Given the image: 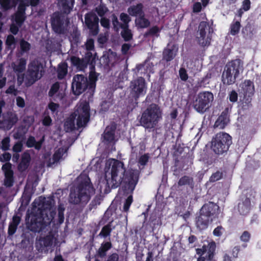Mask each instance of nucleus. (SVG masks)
<instances>
[{"label": "nucleus", "instance_id": "obj_1", "mask_svg": "<svg viewBox=\"0 0 261 261\" xmlns=\"http://www.w3.org/2000/svg\"><path fill=\"white\" fill-rule=\"evenodd\" d=\"M55 203L53 197H40L38 204L40 206L33 208L30 216H27L28 229L34 232H40L50 224L56 215Z\"/></svg>", "mask_w": 261, "mask_h": 261}, {"label": "nucleus", "instance_id": "obj_2", "mask_svg": "<svg viewBox=\"0 0 261 261\" xmlns=\"http://www.w3.org/2000/svg\"><path fill=\"white\" fill-rule=\"evenodd\" d=\"M113 161L109 169L110 171H105V179L100 181L99 183L100 190L102 188V185H104L106 193L109 192L111 189H116L121 185L122 176L126 170L123 162L116 159Z\"/></svg>", "mask_w": 261, "mask_h": 261}, {"label": "nucleus", "instance_id": "obj_3", "mask_svg": "<svg viewBox=\"0 0 261 261\" xmlns=\"http://www.w3.org/2000/svg\"><path fill=\"white\" fill-rule=\"evenodd\" d=\"M77 189V193L71 192L70 193L69 202L71 203L87 204L91 196L95 193V189L88 176L79 184Z\"/></svg>", "mask_w": 261, "mask_h": 261}, {"label": "nucleus", "instance_id": "obj_4", "mask_svg": "<svg viewBox=\"0 0 261 261\" xmlns=\"http://www.w3.org/2000/svg\"><path fill=\"white\" fill-rule=\"evenodd\" d=\"M129 89V98H131L132 101L128 106L127 109L132 111L138 106L139 99L146 94L147 84L144 78L138 77L130 82Z\"/></svg>", "mask_w": 261, "mask_h": 261}, {"label": "nucleus", "instance_id": "obj_5", "mask_svg": "<svg viewBox=\"0 0 261 261\" xmlns=\"http://www.w3.org/2000/svg\"><path fill=\"white\" fill-rule=\"evenodd\" d=\"M232 144V137L229 134L219 132L212 138L210 147L215 154L220 155L227 153Z\"/></svg>", "mask_w": 261, "mask_h": 261}, {"label": "nucleus", "instance_id": "obj_6", "mask_svg": "<svg viewBox=\"0 0 261 261\" xmlns=\"http://www.w3.org/2000/svg\"><path fill=\"white\" fill-rule=\"evenodd\" d=\"M45 65L39 60L30 62L25 72V86L30 87L41 79L45 73Z\"/></svg>", "mask_w": 261, "mask_h": 261}, {"label": "nucleus", "instance_id": "obj_7", "mask_svg": "<svg viewBox=\"0 0 261 261\" xmlns=\"http://www.w3.org/2000/svg\"><path fill=\"white\" fill-rule=\"evenodd\" d=\"M242 67L241 61L240 59L234 60L228 63L222 76L223 84L228 85L234 84Z\"/></svg>", "mask_w": 261, "mask_h": 261}, {"label": "nucleus", "instance_id": "obj_8", "mask_svg": "<svg viewBox=\"0 0 261 261\" xmlns=\"http://www.w3.org/2000/svg\"><path fill=\"white\" fill-rule=\"evenodd\" d=\"M122 181V188L125 193L132 194L138 183L140 172L137 169H126Z\"/></svg>", "mask_w": 261, "mask_h": 261}, {"label": "nucleus", "instance_id": "obj_9", "mask_svg": "<svg viewBox=\"0 0 261 261\" xmlns=\"http://www.w3.org/2000/svg\"><path fill=\"white\" fill-rule=\"evenodd\" d=\"M214 98V95L211 92H200L194 102V108L197 112L203 113L211 107Z\"/></svg>", "mask_w": 261, "mask_h": 261}, {"label": "nucleus", "instance_id": "obj_10", "mask_svg": "<svg viewBox=\"0 0 261 261\" xmlns=\"http://www.w3.org/2000/svg\"><path fill=\"white\" fill-rule=\"evenodd\" d=\"M50 24L53 31L59 35L64 34L67 30L65 16L59 11L54 12L50 16Z\"/></svg>", "mask_w": 261, "mask_h": 261}, {"label": "nucleus", "instance_id": "obj_11", "mask_svg": "<svg viewBox=\"0 0 261 261\" xmlns=\"http://www.w3.org/2000/svg\"><path fill=\"white\" fill-rule=\"evenodd\" d=\"M199 36L197 37V41L202 46H209L212 40L213 29L207 21H201L198 26Z\"/></svg>", "mask_w": 261, "mask_h": 261}, {"label": "nucleus", "instance_id": "obj_12", "mask_svg": "<svg viewBox=\"0 0 261 261\" xmlns=\"http://www.w3.org/2000/svg\"><path fill=\"white\" fill-rule=\"evenodd\" d=\"M72 89L74 94L79 95L87 90V93L90 94L88 78L82 74H76L73 79ZM89 97H91L90 95Z\"/></svg>", "mask_w": 261, "mask_h": 261}, {"label": "nucleus", "instance_id": "obj_13", "mask_svg": "<svg viewBox=\"0 0 261 261\" xmlns=\"http://www.w3.org/2000/svg\"><path fill=\"white\" fill-rule=\"evenodd\" d=\"M120 20L123 22L122 25V31L120 33L121 37L125 42H128L133 38V34L132 30L129 28V23L131 21L129 16L124 12L120 13L119 16Z\"/></svg>", "mask_w": 261, "mask_h": 261}, {"label": "nucleus", "instance_id": "obj_14", "mask_svg": "<svg viewBox=\"0 0 261 261\" xmlns=\"http://www.w3.org/2000/svg\"><path fill=\"white\" fill-rule=\"evenodd\" d=\"M85 22L92 35L96 36L98 34L99 18L95 13L89 12L86 14Z\"/></svg>", "mask_w": 261, "mask_h": 261}, {"label": "nucleus", "instance_id": "obj_15", "mask_svg": "<svg viewBox=\"0 0 261 261\" xmlns=\"http://www.w3.org/2000/svg\"><path fill=\"white\" fill-rule=\"evenodd\" d=\"M219 206L218 205L214 203L213 202H208L204 204L201 208L200 212L205 216L209 218L211 221L213 218L217 217L219 214Z\"/></svg>", "mask_w": 261, "mask_h": 261}, {"label": "nucleus", "instance_id": "obj_16", "mask_svg": "<svg viewBox=\"0 0 261 261\" xmlns=\"http://www.w3.org/2000/svg\"><path fill=\"white\" fill-rule=\"evenodd\" d=\"M117 127V124L114 121L111 122L110 125L106 126L102 135L103 142L110 144L115 141Z\"/></svg>", "mask_w": 261, "mask_h": 261}, {"label": "nucleus", "instance_id": "obj_17", "mask_svg": "<svg viewBox=\"0 0 261 261\" xmlns=\"http://www.w3.org/2000/svg\"><path fill=\"white\" fill-rule=\"evenodd\" d=\"M161 118L162 115H141L140 122L146 128H153L156 126Z\"/></svg>", "mask_w": 261, "mask_h": 261}, {"label": "nucleus", "instance_id": "obj_18", "mask_svg": "<svg viewBox=\"0 0 261 261\" xmlns=\"http://www.w3.org/2000/svg\"><path fill=\"white\" fill-rule=\"evenodd\" d=\"M216 250V244L214 242L209 243L208 245H203L201 248H197L196 249V253L199 256H202L207 252V260L213 261Z\"/></svg>", "mask_w": 261, "mask_h": 261}, {"label": "nucleus", "instance_id": "obj_19", "mask_svg": "<svg viewBox=\"0 0 261 261\" xmlns=\"http://www.w3.org/2000/svg\"><path fill=\"white\" fill-rule=\"evenodd\" d=\"M251 209V200L247 196H243L238 204V210L242 215H247Z\"/></svg>", "mask_w": 261, "mask_h": 261}, {"label": "nucleus", "instance_id": "obj_20", "mask_svg": "<svg viewBox=\"0 0 261 261\" xmlns=\"http://www.w3.org/2000/svg\"><path fill=\"white\" fill-rule=\"evenodd\" d=\"M98 75L99 74L95 72V67L92 66V67L90 68V72L88 79L90 96H92L94 93L96 87V83L98 80Z\"/></svg>", "mask_w": 261, "mask_h": 261}, {"label": "nucleus", "instance_id": "obj_21", "mask_svg": "<svg viewBox=\"0 0 261 261\" xmlns=\"http://www.w3.org/2000/svg\"><path fill=\"white\" fill-rule=\"evenodd\" d=\"M31 161L30 154L24 151L21 155V160L18 165V169L20 172L25 171L29 167Z\"/></svg>", "mask_w": 261, "mask_h": 261}, {"label": "nucleus", "instance_id": "obj_22", "mask_svg": "<svg viewBox=\"0 0 261 261\" xmlns=\"http://www.w3.org/2000/svg\"><path fill=\"white\" fill-rule=\"evenodd\" d=\"M211 219L200 212L199 216L196 217L195 224L197 228L200 230L206 229Z\"/></svg>", "mask_w": 261, "mask_h": 261}, {"label": "nucleus", "instance_id": "obj_23", "mask_svg": "<svg viewBox=\"0 0 261 261\" xmlns=\"http://www.w3.org/2000/svg\"><path fill=\"white\" fill-rule=\"evenodd\" d=\"M90 110L89 102L85 100L77 105L75 112L70 114H90Z\"/></svg>", "mask_w": 261, "mask_h": 261}, {"label": "nucleus", "instance_id": "obj_24", "mask_svg": "<svg viewBox=\"0 0 261 261\" xmlns=\"http://www.w3.org/2000/svg\"><path fill=\"white\" fill-rule=\"evenodd\" d=\"M44 141V137H42L39 141H36L34 136H30L28 138L25 145L29 148L34 147L35 149L39 150L41 148Z\"/></svg>", "mask_w": 261, "mask_h": 261}, {"label": "nucleus", "instance_id": "obj_25", "mask_svg": "<svg viewBox=\"0 0 261 261\" xmlns=\"http://www.w3.org/2000/svg\"><path fill=\"white\" fill-rule=\"evenodd\" d=\"M20 221L21 218L19 216L16 215L13 216L8 226V234L9 236H13L16 232Z\"/></svg>", "mask_w": 261, "mask_h": 261}, {"label": "nucleus", "instance_id": "obj_26", "mask_svg": "<svg viewBox=\"0 0 261 261\" xmlns=\"http://www.w3.org/2000/svg\"><path fill=\"white\" fill-rule=\"evenodd\" d=\"M128 15L132 16H140L144 13L143 11V5L142 3H139L136 5L130 6L127 9Z\"/></svg>", "mask_w": 261, "mask_h": 261}, {"label": "nucleus", "instance_id": "obj_27", "mask_svg": "<svg viewBox=\"0 0 261 261\" xmlns=\"http://www.w3.org/2000/svg\"><path fill=\"white\" fill-rule=\"evenodd\" d=\"M112 247V244L111 242H103L101 244L100 247L96 251V254L98 257L103 258L107 255V252Z\"/></svg>", "mask_w": 261, "mask_h": 261}, {"label": "nucleus", "instance_id": "obj_28", "mask_svg": "<svg viewBox=\"0 0 261 261\" xmlns=\"http://www.w3.org/2000/svg\"><path fill=\"white\" fill-rule=\"evenodd\" d=\"M27 60L24 58H21L18 60L17 64L12 63V67L14 71L17 73H22L26 69Z\"/></svg>", "mask_w": 261, "mask_h": 261}, {"label": "nucleus", "instance_id": "obj_29", "mask_svg": "<svg viewBox=\"0 0 261 261\" xmlns=\"http://www.w3.org/2000/svg\"><path fill=\"white\" fill-rule=\"evenodd\" d=\"M255 33L256 32L254 26L250 22H248L242 30L243 36L246 39H252Z\"/></svg>", "mask_w": 261, "mask_h": 261}, {"label": "nucleus", "instance_id": "obj_30", "mask_svg": "<svg viewBox=\"0 0 261 261\" xmlns=\"http://www.w3.org/2000/svg\"><path fill=\"white\" fill-rule=\"evenodd\" d=\"M70 117L67 118L64 124V128L66 132L70 133L76 129L75 125V119L77 115H69Z\"/></svg>", "mask_w": 261, "mask_h": 261}, {"label": "nucleus", "instance_id": "obj_31", "mask_svg": "<svg viewBox=\"0 0 261 261\" xmlns=\"http://www.w3.org/2000/svg\"><path fill=\"white\" fill-rule=\"evenodd\" d=\"M242 88L244 94L253 95L254 92V86L253 82L249 80H245L242 84Z\"/></svg>", "mask_w": 261, "mask_h": 261}, {"label": "nucleus", "instance_id": "obj_32", "mask_svg": "<svg viewBox=\"0 0 261 261\" xmlns=\"http://www.w3.org/2000/svg\"><path fill=\"white\" fill-rule=\"evenodd\" d=\"M173 45L171 48H166L163 52V59L166 62L172 61L176 56L177 50L174 48Z\"/></svg>", "mask_w": 261, "mask_h": 261}, {"label": "nucleus", "instance_id": "obj_33", "mask_svg": "<svg viewBox=\"0 0 261 261\" xmlns=\"http://www.w3.org/2000/svg\"><path fill=\"white\" fill-rule=\"evenodd\" d=\"M229 121V115H219L214 124V127L223 129L228 124Z\"/></svg>", "mask_w": 261, "mask_h": 261}, {"label": "nucleus", "instance_id": "obj_34", "mask_svg": "<svg viewBox=\"0 0 261 261\" xmlns=\"http://www.w3.org/2000/svg\"><path fill=\"white\" fill-rule=\"evenodd\" d=\"M71 65L76 67L80 70H84L86 68L83 59H80L78 57L72 56L70 58Z\"/></svg>", "mask_w": 261, "mask_h": 261}, {"label": "nucleus", "instance_id": "obj_35", "mask_svg": "<svg viewBox=\"0 0 261 261\" xmlns=\"http://www.w3.org/2000/svg\"><path fill=\"white\" fill-rule=\"evenodd\" d=\"M68 65L66 62L60 63L57 67V77L59 80L63 79L67 74Z\"/></svg>", "mask_w": 261, "mask_h": 261}, {"label": "nucleus", "instance_id": "obj_36", "mask_svg": "<svg viewBox=\"0 0 261 261\" xmlns=\"http://www.w3.org/2000/svg\"><path fill=\"white\" fill-rule=\"evenodd\" d=\"M162 110L160 107L156 103H152L148 105L146 110L142 114H161Z\"/></svg>", "mask_w": 261, "mask_h": 261}, {"label": "nucleus", "instance_id": "obj_37", "mask_svg": "<svg viewBox=\"0 0 261 261\" xmlns=\"http://www.w3.org/2000/svg\"><path fill=\"white\" fill-rule=\"evenodd\" d=\"M135 23L137 27L140 28H146L150 24L149 20L145 17L144 13L136 19Z\"/></svg>", "mask_w": 261, "mask_h": 261}, {"label": "nucleus", "instance_id": "obj_38", "mask_svg": "<svg viewBox=\"0 0 261 261\" xmlns=\"http://www.w3.org/2000/svg\"><path fill=\"white\" fill-rule=\"evenodd\" d=\"M76 119V129L85 127L90 121L91 115H77Z\"/></svg>", "mask_w": 261, "mask_h": 261}, {"label": "nucleus", "instance_id": "obj_39", "mask_svg": "<svg viewBox=\"0 0 261 261\" xmlns=\"http://www.w3.org/2000/svg\"><path fill=\"white\" fill-rule=\"evenodd\" d=\"M177 185L179 187L189 186L191 188L194 187L193 178L187 175L182 176L178 181Z\"/></svg>", "mask_w": 261, "mask_h": 261}, {"label": "nucleus", "instance_id": "obj_40", "mask_svg": "<svg viewBox=\"0 0 261 261\" xmlns=\"http://www.w3.org/2000/svg\"><path fill=\"white\" fill-rule=\"evenodd\" d=\"M212 77V73L208 72L200 80L198 81L196 85L197 88L205 87L207 85L209 84L210 79Z\"/></svg>", "mask_w": 261, "mask_h": 261}, {"label": "nucleus", "instance_id": "obj_41", "mask_svg": "<svg viewBox=\"0 0 261 261\" xmlns=\"http://www.w3.org/2000/svg\"><path fill=\"white\" fill-rule=\"evenodd\" d=\"M83 59L85 62V64L86 68L88 65H89L90 68L92 67V66L95 67V60L94 57H93L92 53L90 51L87 52L85 54V57Z\"/></svg>", "mask_w": 261, "mask_h": 261}, {"label": "nucleus", "instance_id": "obj_42", "mask_svg": "<svg viewBox=\"0 0 261 261\" xmlns=\"http://www.w3.org/2000/svg\"><path fill=\"white\" fill-rule=\"evenodd\" d=\"M27 132V129L24 126L20 125L18 126L16 130L13 134V137L15 139H20L24 138Z\"/></svg>", "mask_w": 261, "mask_h": 261}, {"label": "nucleus", "instance_id": "obj_43", "mask_svg": "<svg viewBox=\"0 0 261 261\" xmlns=\"http://www.w3.org/2000/svg\"><path fill=\"white\" fill-rule=\"evenodd\" d=\"M241 27L240 20L233 21L230 26V34L232 36L237 35L240 32Z\"/></svg>", "mask_w": 261, "mask_h": 261}, {"label": "nucleus", "instance_id": "obj_44", "mask_svg": "<svg viewBox=\"0 0 261 261\" xmlns=\"http://www.w3.org/2000/svg\"><path fill=\"white\" fill-rule=\"evenodd\" d=\"M112 221L109 222L106 225H105L101 229L99 236L103 238H107L110 236L112 232Z\"/></svg>", "mask_w": 261, "mask_h": 261}, {"label": "nucleus", "instance_id": "obj_45", "mask_svg": "<svg viewBox=\"0 0 261 261\" xmlns=\"http://www.w3.org/2000/svg\"><path fill=\"white\" fill-rule=\"evenodd\" d=\"M111 18L114 30L116 32H118L120 29L122 28L121 26L123 24V22L121 23L120 22L117 16L115 14H112L111 16Z\"/></svg>", "mask_w": 261, "mask_h": 261}, {"label": "nucleus", "instance_id": "obj_46", "mask_svg": "<svg viewBox=\"0 0 261 261\" xmlns=\"http://www.w3.org/2000/svg\"><path fill=\"white\" fill-rule=\"evenodd\" d=\"M65 207L64 204L60 203L58 205V223L61 224L64 221V211Z\"/></svg>", "mask_w": 261, "mask_h": 261}, {"label": "nucleus", "instance_id": "obj_47", "mask_svg": "<svg viewBox=\"0 0 261 261\" xmlns=\"http://www.w3.org/2000/svg\"><path fill=\"white\" fill-rule=\"evenodd\" d=\"M244 95V99L242 101V108L243 110H247L250 107H251V97L253 96V95H246L245 96V94Z\"/></svg>", "mask_w": 261, "mask_h": 261}, {"label": "nucleus", "instance_id": "obj_48", "mask_svg": "<svg viewBox=\"0 0 261 261\" xmlns=\"http://www.w3.org/2000/svg\"><path fill=\"white\" fill-rule=\"evenodd\" d=\"M160 32V29L158 26H153L145 33L144 37H147L149 36H155L158 37L159 36Z\"/></svg>", "mask_w": 261, "mask_h": 261}, {"label": "nucleus", "instance_id": "obj_49", "mask_svg": "<svg viewBox=\"0 0 261 261\" xmlns=\"http://www.w3.org/2000/svg\"><path fill=\"white\" fill-rule=\"evenodd\" d=\"M74 0H70L67 3L61 5L62 10L64 13L69 14L73 7Z\"/></svg>", "mask_w": 261, "mask_h": 261}, {"label": "nucleus", "instance_id": "obj_50", "mask_svg": "<svg viewBox=\"0 0 261 261\" xmlns=\"http://www.w3.org/2000/svg\"><path fill=\"white\" fill-rule=\"evenodd\" d=\"M26 19L25 14L16 12L15 14L14 20L16 23L21 27Z\"/></svg>", "mask_w": 261, "mask_h": 261}, {"label": "nucleus", "instance_id": "obj_51", "mask_svg": "<svg viewBox=\"0 0 261 261\" xmlns=\"http://www.w3.org/2000/svg\"><path fill=\"white\" fill-rule=\"evenodd\" d=\"M95 11L99 16L102 17L108 12L109 10L105 5L100 4L96 8Z\"/></svg>", "mask_w": 261, "mask_h": 261}, {"label": "nucleus", "instance_id": "obj_52", "mask_svg": "<svg viewBox=\"0 0 261 261\" xmlns=\"http://www.w3.org/2000/svg\"><path fill=\"white\" fill-rule=\"evenodd\" d=\"M102 200V198L100 195H96L89 204V209L91 210L95 208L98 205L100 204Z\"/></svg>", "mask_w": 261, "mask_h": 261}, {"label": "nucleus", "instance_id": "obj_53", "mask_svg": "<svg viewBox=\"0 0 261 261\" xmlns=\"http://www.w3.org/2000/svg\"><path fill=\"white\" fill-rule=\"evenodd\" d=\"M247 247V244L243 243L242 245H237L234 246L232 250V255L234 258L238 257L239 253L242 250V249L246 248Z\"/></svg>", "mask_w": 261, "mask_h": 261}, {"label": "nucleus", "instance_id": "obj_54", "mask_svg": "<svg viewBox=\"0 0 261 261\" xmlns=\"http://www.w3.org/2000/svg\"><path fill=\"white\" fill-rule=\"evenodd\" d=\"M4 185L7 187H11L13 185V173L5 174Z\"/></svg>", "mask_w": 261, "mask_h": 261}, {"label": "nucleus", "instance_id": "obj_55", "mask_svg": "<svg viewBox=\"0 0 261 261\" xmlns=\"http://www.w3.org/2000/svg\"><path fill=\"white\" fill-rule=\"evenodd\" d=\"M1 5L5 9H9L13 7L15 2L14 0H0Z\"/></svg>", "mask_w": 261, "mask_h": 261}, {"label": "nucleus", "instance_id": "obj_56", "mask_svg": "<svg viewBox=\"0 0 261 261\" xmlns=\"http://www.w3.org/2000/svg\"><path fill=\"white\" fill-rule=\"evenodd\" d=\"M223 177V173L221 171H217L213 173L210 176L209 181L211 182H214L221 179Z\"/></svg>", "mask_w": 261, "mask_h": 261}, {"label": "nucleus", "instance_id": "obj_57", "mask_svg": "<svg viewBox=\"0 0 261 261\" xmlns=\"http://www.w3.org/2000/svg\"><path fill=\"white\" fill-rule=\"evenodd\" d=\"M16 41L15 37L12 35H8L5 44L8 48H11L12 45H15Z\"/></svg>", "mask_w": 261, "mask_h": 261}, {"label": "nucleus", "instance_id": "obj_58", "mask_svg": "<svg viewBox=\"0 0 261 261\" xmlns=\"http://www.w3.org/2000/svg\"><path fill=\"white\" fill-rule=\"evenodd\" d=\"M20 47L22 52L27 53L31 48L30 44L24 39H21L20 41Z\"/></svg>", "mask_w": 261, "mask_h": 261}, {"label": "nucleus", "instance_id": "obj_59", "mask_svg": "<svg viewBox=\"0 0 261 261\" xmlns=\"http://www.w3.org/2000/svg\"><path fill=\"white\" fill-rule=\"evenodd\" d=\"M133 201V195H130L125 200L123 205V211L127 212L129 209L130 206Z\"/></svg>", "mask_w": 261, "mask_h": 261}, {"label": "nucleus", "instance_id": "obj_60", "mask_svg": "<svg viewBox=\"0 0 261 261\" xmlns=\"http://www.w3.org/2000/svg\"><path fill=\"white\" fill-rule=\"evenodd\" d=\"M60 85L58 82H56L52 85L48 92V95L50 97L53 96L59 90Z\"/></svg>", "mask_w": 261, "mask_h": 261}, {"label": "nucleus", "instance_id": "obj_61", "mask_svg": "<svg viewBox=\"0 0 261 261\" xmlns=\"http://www.w3.org/2000/svg\"><path fill=\"white\" fill-rule=\"evenodd\" d=\"M251 238V234L248 231H244L241 236L240 237V240L243 242V243H246L249 242Z\"/></svg>", "mask_w": 261, "mask_h": 261}, {"label": "nucleus", "instance_id": "obj_62", "mask_svg": "<svg viewBox=\"0 0 261 261\" xmlns=\"http://www.w3.org/2000/svg\"><path fill=\"white\" fill-rule=\"evenodd\" d=\"M149 155L148 153H145L144 154L140 156L138 160V163L141 166H145L149 160Z\"/></svg>", "mask_w": 261, "mask_h": 261}, {"label": "nucleus", "instance_id": "obj_63", "mask_svg": "<svg viewBox=\"0 0 261 261\" xmlns=\"http://www.w3.org/2000/svg\"><path fill=\"white\" fill-rule=\"evenodd\" d=\"M86 49L88 51H91L94 48V41L92 38H89L85 43Z\"/></svg>", "mask_w": 261, "mask_h": 261}, {"label": "nucleus", "instance_id": "obj_64", "mask_svg": "<svg viewBox=\"0 0 261 261\" xmlns=\"http://www.w3.org/2000/svg\"><path fill=\"white\" fill-rule=\"evenodd\" d=\"M2 169L4 171L5 174L13 173L12 170V165L10 163L7 162L2 166Z\"/></svg>", "mask_w": 261, "mask_h": 261}]
</instances>
